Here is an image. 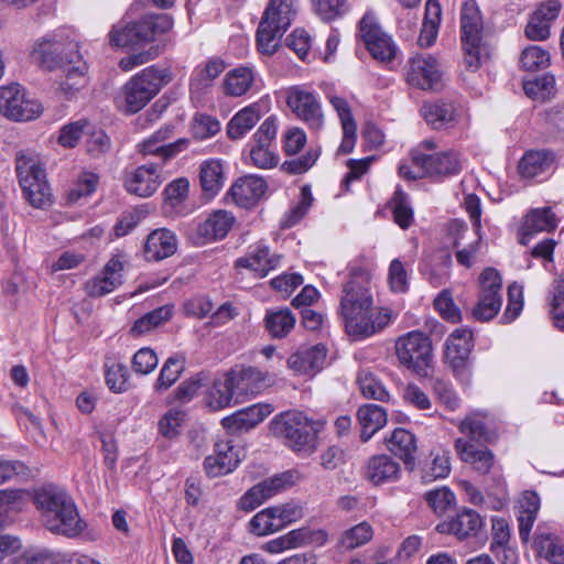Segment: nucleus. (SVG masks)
<instances>
[{
  "instance_id": "423d86ee",
  "label": "nucleus",
  "mask_w": 564,
  "mask_h": 564,
  "mask_svg": "<svg viewBox=\"0 0 564 564\" xmlns=\"http://www.w3.org/2000/svg\"><path fill=\"white\" fill-rule=\"evenodd\" d=\"M274 434L285 438L295 452H312L319 422L313 421L303 412L289 411L276 415L270 423Z\"/></svg>"
},
{
  "instance_id": "864d4df0",
  "label": "nucleus",
  "mask_w": 564,
  "mask_h": 564,
  "mask_svg": "<svg viewBox=\"0 0 564 564\" xmlns=\"http://www.w3.org/2000/svg\"><path fill=\"white\" fill-rule=\"evenodd\" d=\"M185 417L186 413L183 410L170 409L158 422L159 433L169 440L177 437Z\"/></svg>"
},
{
  "instance_id": "338daca9",
  "label": "nucleus",
  "mask_w": 564,
  "mask_h": 564,
  "mask_svg": "<svg viewBox=\"0 0 564 564\" xmlns=\"http://www.w3.org/2000/svg\"><path fill=\"white\" fill-rule=\"evenodd\" d=\"M159 359L154 350L140 348L132 358V369L140 375H149L158 366Z\"/></svg>"
},
{
  "instance_id": "a18cd8bd",
  "label": "nucleus",
  "mask_w": 564,
  "mask_h": 564,
  "mask_svg": "<svg viewBox=\"0 0 564 564\" xmlns=\"http://www.w3.org/2000/svg\"><path fill=\"white\" fill-rule=\"evenodd\" d=\"M280 263V257L271 253L268 247L258 246L249 256V270L254 276L263 278Z\"/></svg>"
},
{
  "instance_id": "13d9d810",
  "label": "nucleus",
  "mask_w": 564,
  "mask_h": 564,
  "mask_svg": "<svg viewBox=\"0 0 564 564\" xmlns=\"http://www.w3.org/2000/svg\"><path fill=\"white\" fill-rule=\"evenodd\" d=\"M313 11L323 21H333L344 15L348 8L346 0H310Z\"/></svg>"
},
{
  "instance_id": "bf43d9fd",
  "label": "nucleus",
  "mask_w": 564,
  "mask_h": 564,
  "mask_svg": "<svg viewBox=\"0 0 564 564\" xmlns=\"http://www.w3.org/2000/svg\"><path fill=\"white\" fill-rule=\"evenodd\" d=\"M61 554L45 549L31 547L12 558L11 564H58Z\"/></svg>"
},
{
  "instance_id": "680f3d73",
  "label": "nucleus",
  "mask_w": 564,
  "mask_h": 564,
  "mask_svg": "<svg viewBox=\"0 0 564 564\" xmlns=\"http://www.w3.org/2000/svg\"><path fill=\"white\" fill-rule=\"evenodd\" d=\"M286 46L292 50L301 61H310L308 57L311 54L312 37L305 30L295 29L286 37Z\"/></svg>"
},
{
  "instance_id": "0eeeda50",
  "label": "nucleus",
  "mask_w": 564,
  "mask_h": 564,
  "mask_svg": "<svg viewBox=\"0 0 564 564\" xmlns=\"http://www.w3.org/2000/svg\"><path fill=\"white\" fill-rule=\"evenodd\" d=\"M436 143L433 140H424L413 150V163L415 167L422 170L429 177L443 181L445 178L458 175L465 164V160L459 152L453 149L436 151Z\"/></svg>"
},
{
  "instance_id": "69168bd1",
  "label": "nucleus",
  "mask_w": 564,
  "mask_h": 564,
  "mask_svg": "<svg viewBox=\"0 0 564 564\" xmlns=\"http://www.w3.org/2000/svg\"><path fill=\"white\" fill-rule=\"evenodd\" d=\"M109 36L110 43L115 46H140L137 30L134 29V22L126 25L113 26Z\"/></svg>"
},
{
  "instance_id": "cd10ccee",
  "label": "nucleus",
  "mask_w": 564,
  "mask_h": 564,
  "mask_svg": "<svg viewBox=\"0 0 564 564\" xmlns=\"http://www.w3.org/2000/svg\"><path fill=\"white\" fill-rule=\"evenodd\" d=\"M177 250L175 234L166 228L151 231L144 242L143 253L148 261L158 262L173 256Z\"/></svg>"
},
{
  "instance_id": "473e14b6",
  "label": "nucleus",
  "mask_w": 564,
  "mask_h": 564,
  "mask_svg": "<svg viewBox=\"0 0 564 564\" xmlns=\"http://www.w3.org/2000/svg\"><path fill=\"white\" fill-rule=\"evenodd\" d=\"M299 9L297 0H269L262 21L286 31L292 24Z\"/></svg>"
},
{
  "instance_id": "de8ad7c7",
  "label": "nucleus",
  "mask_w": 564,
  "mask_h": 564,
  "mask_svg": "<svg viewBox=\"0 0 564 564\" xmlns=\"http://www.w3.org/2000/svg\"><path fill=\"white\" fill-rule=\"evenodd\" d=\"M284 32V30L274 28L269 23L265 24L264 21L261 20L256 36L258 51L264 55H272L276 51L280 39Z\"/></svg>"
},
{
  "instance_id": "6e6552de",
  "label": "nucleus",
  "mask_w": 564,
  "mask_h": 564,
  "mask_svg": "<svg viewBox=\"0 0 564 564\" xmlns=\"http://www.w3.org/2000/svg\"><path fill=\"white\" fill-rule=\"evenodd\" d=\"M285 102L295 117L313 132L325 127V113L318 94L306 85H293L285 89Z\"/></svg>"
},
{
  "instance_id": "6e6d98bb",
  "label": "nucleus",
  "mask_w": 564,
  "mask_h": 564,
  "mask_svg": "<svg viewBox=\"0 0 564 564\" xmlns=\"http://www.w3.org/2000/svg\"><path fill=\"white\" fill-rule=\"evenodd\" d=\"M550 53L539 45H530L525 47L521 54V66L530 72L547 67L550 65Z\"/></svg>"
},
{
  "instance_id": "bb28decb",
  "label": "nucleus",
  "mask_w": 564,
  "mask_h": 564,
  "mask_svg": "<svg viewBox=\"0 0 564 564\" xmlns=\"http://www.w3.org/2000/svg\"><path fill=\"white\" fill-rule=\"evenodd\" d=\"M241 457L238 449L231 442H221L216 444L215 453L204 460V469L209 477H219L231 473Z\"/></svg>"
},
{
  "instance_id": "c85d7f7f",
  "label": "nucleus",
  "mask_w": 564,
  "mask_h": 564,
  "mask_svg": "<svg viewBox=\"0 0 564 564\" xmlns=\"http://www.w3.org/2000/svg\"><path fill=\"white\" fill-rule=\"evenodd\" d=\"M473 333L466 327L455 329L445 341V360L453 369L462 368L473 349Z\"/></svg>"
},
{
  "instance_id": "0e129e2a",
  "label": "nucleus",
  "mask_w": 564,
  "mask_h": 564,
  "mask_svg": "<svg viewBox=\"0 0 564 564\" xmlns=\"http://www.w3.org/2000/svg\"><path fill=\"white\" fill-rule=\"evenodd\" d=\"M523 308V288L518 283H512L508 288V304L502 316L503 323L513 322Z\"/></svg>"
},
{
  "instance_id": "e433bc0d",
  "label": "nucleus",
  "mask_w": 564,
  "mask_h": 564,
  "mask_svg": "<svg viewBox=\"0 0 564 564\" xmlns=\"http://www.w3.org/2000/svg\"><path fill=\"white\" fill-rule=\"evenodd\" d=\"M386 445L389 452L403 460L405 465H413L417 451L416 438L413 433L405 429H395L389 437L386 438Z\"/></svg>"
},
{
  "instance_id": "58836bf2",
  "label": "nucleus",
  "mask_w": 564,
  "mask_h": 564,
  "mask_svg": "<svg viewBox=\"0 0 564 564\" xmlns=\"http://www.w3.org/2000/svg\"><path fill=\"white\" fill-rule=\"evenodd\" d=\"M421 113L425 121L434 129L447 128L456 121L453 105L446 102L424 104Z\"/></svg>"
},
{
  "instance_id": "2eb2a0df",
  "label": "nucleus",
  "mask_w": 564,
  "mask_h": 564,
  "mask_svg": "<svg viewBox=\"0 0 564 564\" xmlns=\"http://www.w3.org/2000/svg\"><path fill=\"white\" fill-rule=\"evenodd\" d=\"M247 378V368L236 366L228 372L216 378L206 395V403L209 409L218 411L238 402L240 386Z\"/></svg>"
},
{
  "instance_id": "e2e57ef3",
  "label": "nucleus",
  "mask_w": 564,
  "mask_h": 564,
  "mask_svg": "<svg viewBox=\"0 0 564 564\" xmlns=\"http://www.w3.org/2000/svg\"><path fill=\"white\" fill-rule=\"evenodd\" d=\"M389 288L394 293H404L409 290V275L400 259H393L388 269Z\"/></svg>"
},
{
  "instance_id": "c03bdc74",
  "label": "nucleus",
  "mask_w": 564,
  "mask_h": 564,
  "mask_svg": "<svg viewBox=\"0 0 564 564\" xmlns=\"http://www.w3.org/2000/svg\"><path fill=\"white\" fill-rule=\"evenodd\" d=\"M541 501L536 492L527 490L518 501L519 529H531L540 510Z\"/></svg>"
},
{
  "instance_id": "a19ab883",
  "label": "nucleus",
  "mask_w": 564,
  "mask_h": 564,
  "mask_svg": "<svg viewBox=\"0 0 564 564\" xmlns=\"http://www.w3.org/2000/svg\"><path fill=\"white\" fill-rule=\"evenodd\" d=\"M295 316L289 308L270 310L265 315V327L275 338L285 337L294 327Z\"/></svg>"
},
{
  "instance_id": "79ce46f5",
  "label": "nucleus",
  "mask_w": 564,
  "mask_h": 564,
  "mask_svg": "<svg viewBox=\"0 0 564 564\" xmlns=\"http://www.w3.org/2000/svg\"><path fill=\"white\" fill-rule=\"evenodd\" d=\"M539 556L546 558L553 564H564V543L558 541L552 533H541L533 542Z\"/></svg>"
},
{
  "instance_id": "f704fd0d",
  "label": "nucleus",
  "mask_w": 564,
  "mask_h": 564,
  "mask_svg": "<svg viewBox=\"0 0 564 564\" xmlns=\"http://www.w3.org/2000/svg\"><path fill=\"white\" fill-rule=\"evenodd\" d=\"M400 473V465L384 454L372 456L366 466V477L375 485L395 481Z\"/></svg>"
},
{
  "instance_id": "412c9836",
  "label": "nucleus",
  "mask_w": 564,
  "mask_h": 564,
  "mask_svg": "<svg viewBox=\"0 0 564 564\" xmlns=\"http://www.w3.org/2000/svg\"><path fill=\"white\" fill-rule=\"evenodd\" d=\"M459 431L470 437L471 441L491 444L498 438L496 417L485 411L470 412L460 421Z\"/></svg>"
},
{
  "instance_id": "a878e982",
  "label": "nucleus",
  "mask_w": 564,
  "mask_h": 564,
  "mask_svg": "<svg viewBox=\"0 0 564 564\" xmlns=\"http://www.w3.org/2000/svg\"><path fill=\"white\" fill-rule=\"evenodd\" d=\"M558 218L551 207H538L530 209L520 227L519 241L528 245L535 234L551 232L556 229Z\"/></svg>"
},
{
  "instance_id": "2f4dec72",
  "label": "nucleus",
  "mask_w": 564,
  "mask_h": 564,
  "mask_svg": "<svg viewBox=\"0 0 564 564\" xmlns=\"http://www.w3.org/2000/svg\"><path fill=\"white\" fill-rule=\"evenodd\" d=\"M234 224L235 217L231 213L221 209L215 210L198 225V238L202 239L203 243L223 239Z\"/></svg>"
},
{
  "instance_id": "5fc2aeb1",
  "label": "nucleus",
  "mask_w": 564,
  "mask_h": 564,
  "mask_svg": "<svg viewBox=\"0 0 564 564\" xmlns=\"http://www.w3.org/2000/svg\"><path fill=\"white\" fill-rule=\"evenodd\" d=\"M555 87V78L551 74L541 75L532 80H527L523 84L524 93L528 97L538 100H545L549 98Z\"/></svg>"
},
{
  "instance_id": "c9c22d12",
  "label": "nucleus",
  "mask_w": 564,
  "mask_h": 564,
  "mask_svg": "<svg viewBox=\"0 0 564 564\" xmlns=\"http://www.w3.org/2000/svg\"><path fill=\"white\" fill-rule=\"evenodd\" d=\"M172 28V18L164 13L148 14L134 22L140 45L153 42L159 35L167 33Z\"/></svg>"
},
{
  "instance_id": "3c124183",
  "label": "nucleus",
  "mask_w": 564,
  "mask_h": 564,
  "mask_svg": "<svg viewBox=\"0 0 564 564\" xmlns=\"http://www.w3.org/2000/svg\"><path fill=\"white\" fill-rule=\"evenodd\" d=\"M189 192V182L186 177H178L169 183L164 191V206L176 210L187 199Z\"/></svg>"
},
{
  "instance_id": "774afa93",
  "label": "nucleus",
  "mask_w": 564,
  "mask_h": 564,
  "mask_svg": "<svg viewBox=\"0 0 564 564\" xmlns=\"http://www.w3.org/2000/svg\"><path fill=\"white\" fill-rule=\"evenodd\" d=\"M224 89L227 95L241 96L247 91V67H239L226 75Z\"/></svg>"
},
{
  "instance_id": "7ed1b4c3",
  "label": "nucleus",
  "mask_w": 564,
  "mask_h": 564,
  "mask_svg": "<svg viewBox=\"0 0 564 564\" xmlns=\"http://www.w3.org/2000/svg\"><path fill=\"white\" fill-rule=\"evenodd\" d=\"M460 44L463 64L466 69L476 72L491 53L487 40L481 12L475 1H466L460 11Z\"/></svg>"
},
{
  "instance_id": "9b49d317",
  "label": "nucleus",
  "mask_w": 564,
  "mask_h": 564,
  "mask_svg": "<svg viewBox=\"0 0 564 564\" xmlns=\"http://www.w3.org/2000/svg\"><path fill=\"white\" fill-rule=\"evenodd\" d=\"M43 112L42 105L18 83L0 87V113L12 121H30Z\"/></svg>"
},
{
  "instance_id": "ddd939ff",
  "label": "nucleus",
  "mask_w": 564,
  "mask_h": 564,
  "mask_svg": "<svg viewBox=\"0 0 564 564\" xmlns=\"http://www.w3.org/2000/svg\"><path fill=\"white\" fill-rule=\"evenodd\" d=\"M360 36L373 58L389 63L398 54V46L392 37L386 33L372 12H367L359 24Z\"/></svg>"
},
{
  "instance_id": "393cba45",
  "label": "nucleus",
  "mask_w": 564,
  "mask_h": 564,
  "mask_svg": "<svg viewBox=\"0 0 564 564\" xmlns=\"http://www.w3.org/2000/svg\"><path fill=\"white\" fill-rule=\"evenodd\" d=\"M562 4L557 0L541 2L525 26V35L533 41H544L550 36V28L560 14Z\"/></svg>"
},
{
  "instance_id": "9d476101",
  "label": "nucleus",
  "mask_w": 564,
  "mask_h": 564,
  "mask_svg": "<svg viewBox=\"0 0 564 564\" xmlns=\"http://www.w3.org/2000/svg\"><path fill=\"white\" fill-rule=\"evenodd\" d=\"M395 354L400 364L421 376H426L433 361L431 339L420 330L400 336L395 341Z\"/></svg>"
},
{
  "instance_id": "dca6fc26",
  "label": "nucleus",
  "mask_w": 564,
  "mask_h": 564,
  "mask_svg": "<svg viewBox=\"0 0 564 564\" xmlns=\"http://www.w3.org/2000/svg\"><path fill=\"white\" fill-rule=\"evenodd\" d=\"M278 128V117L269 116L253 134V144L249 150V156L260 169L274 167L279 162L275 143Z\"/></svg>"
},
{
  "instance_id": "49530a36",
  "label": "nucleus",
  "mask_w": 564,
  "mask_h": 564,
  "mask_svg": "<svg viewBox=\"0 0 564 564\" xmlns=\"http://www.w3.org/2000/svg\"><path fill=\"white\" fill-rule=\"evenodd\" d=\"M311 185H304L301 188L300 199L283 216L281 224L284 228L295 226L307 214L313 204Z\"/></svg>"
},
{
  "instance_id": "aec40b11",
  "label": "nucleus",
  "mask_w": 564,
  "mask_h": 564,
  "mask_svg": "<svg viewBox=\"0 0 564 564\" xmlns=\"http://www.w3.org/2000/svg\"><path fill=\"white\" fill-rule=\"evenodd\" d=\"M124 270V261L122 256L115 254L104 267L101 273L88 280L85 284V291L89 296H104L115 291L122 284V272Z\"/></svg>"
},
{
  "instance_id": "20e7f679",
  "label": "nucleus",
  "mask_w": 564,
  "mask_h": 564,
  "mask_svg": "<svg viewBox=\"0 0 564 564\" xmlns=\"http://www.w3.org/2000/svg\"><path fill=\"white\" fill-rule=\"evenodd\" d=\"M34 502L47 529H84L86 523L79 516L74 499L61 487L48 485L34 492Z\"/></svg>"
},
{
  "instance_id": "09e8293b",
  "label": "nucleus",
  "mask_w": 564,
  "mask_h": 564,
  "mask_svg": "<svg viewBox=\"0 0 564 564\" xmlns=\"http://www.w3.org/2000/svg\"><path fill=\"white\" fill-rule=\"evenodd\" d=\"M226 64L218 57L210 58L204 68L195 72L194 77L191 79V91H199L210 85V83L225 70Z\"/></svg>"
},
{
  "instance_id": "6ab92c4d",
  "label": "nucleus",
  "mask_w": 564,
  "mask_h": 564,
  "mask_svg": "<svg viewBox=\"0 0 564 564\" xmlns=\"http://www.w3.org/2000/svg\"><path fill=\"white\" fill-rule=\"evenodd\" d=\"M303 479L297 469H289L267 478L249 489V508L263 503L267 499L284 491Z\"/></svg>"
},
{
  "instance_id": "1a4fd4ad",
  "label": "nucleus",
  "mask_w": 564,
  "mask_h": 564,
  "mask_svg": "<svg viewBox=\"0 0 564 564\" xmlns=\"http://www.w3.org/2000/svg\"><path fill=\"white\" fill-rule=\"evenodd\" d=\"M167 73L150 66L134 75L124 86L126 110L135 113L155 97L166 83Z\"/></svg>"
},
{
  "instance_id": "052dcab7",
  "label": "nucleus",
  "mask_w": 564,
  "mask_h": 564,
  "mask_svg": "<svg viewBox=\"0 0 564 564\" xmlns=\"http://www.w3.org/2000/svg\"><path fill=\"white\" fill-rule=\"evenodd\" d=\"M425 500L437 514H444L455 505V495L447 487L430 490L425 494Z\"/></svg>"
},
{
  "instance_id": "39448f33",
  "label": "nucleus",
  "mask_w": 564,
  "mask_h": 564,
  "mask_svg": "<svg viewBox=\"0 0 564 564\" xmlns=\"http://www.w3.org/2000/svg\"><path fill=\"white\" fill-rule=\"evenodd\" d=\"M15 161L19 184L25 199L35 208L51 205V189L37 155L21 151Z\"/></svg>"
},
{
  "instance_id": "4c0bfd02",
  "label": "nucleus",
  "mask_w": 564,
  "mask_h": 564,
  "mask_svg": "<svg viewBox=\"0 0 564 564\" xmlns=\"http://www.w3.org/2000/svg\"><path fill=\"white\" fill-rule=\"evenodd\" d=\"M357 419L361 427V440L369 441L387 424V412L377 404H365L357 411Z\"/></svg>"
},
{
  "instance_id": "5701e85b",
  "label": "nucleus",
  "mask_w": 564,
  "mask_h": 564,
  "mask_svg": "<svg viewBox=\"0 0 564 564\" xmlns=\"http://www.w3.org/2000/svg\"><path fill=\"white\" fill-rule=\"evenodd\" d=\"M327 350L322 344L292 354L288 367L296 376L315 377L326 365Z\"/></svg>"
},
{
  "instance_id": "72a5a7b5",
  "label": "nucleus",
  "mask_w": 564,
  "mask_h": 564,
  "mask_svg": "<svg viewBox=\"0 0 564 564\" xmlns=\"http://www.w3.org/2000/svg\"><path fill=\"white\" fill-rule=\"evenodd\" d=\"M225 172L220 160L209 159L202 162L199 183L204 197L212 199L218 195L225 184Z\"/></svg>"
},
{
  "instance_id": "37998d69",
  "label": "nucleus",
  "mask_w": 564,
  "mask_h": 564,
  "mask_svg": "<svg viewBox=\"0 0 564 564\" xmlns=\"http://www.w3.org/2000/svg\"><path fill=\"white\" fill-rule=\"evenodd\" d=\"M184 370V358L180 356L169 357L160 370L159 377L153 386L154 390L156 392L169 390L180 379Z\"/></svg>"
},
{
  "instance_id": "f03ea898",
  "label": "nucleus",
  "mask_w": 564,
  "mask_h": 564,
  "mask_svg": "<svg viewBox=\"0 0 564 564\" xmlns=\"http://www.w3.org/2000/svg\"><path fill=\"white\" fill-rule=\"evenodd\" d=\"M30 57L40 67L61 69L64 78L58 89L70 98L87 83L88 65L78 51V43L67 29H58L36 39L31 47Z\"/></svg>"
},
{
  "instance_id": "8fccbe9b",
  "label": "nucleus",
  "mask_w": 564,
  "mask_h": 564,
  "mask_svg": "<svg viewBox=\"0 0 564 564\" xmlns=\"http://www.w3.org/2000/svg\"><path fill=\"white\" fill-rule=\"evenodd\" d=\"M390 208L395 224L402 229H406L413 221V209L409 203V198L404 192L397 188L390 200Z\"/></svg>"
},
{
  "instance_id": "b1692460",
  "label": "nucleus",
  "mask_w": 564,
  "mask_h": 564,
  "mask_svg": "<svg viewBox=\"0 0 564 564\" xmlns=\"http://www.w3.org/2000/svg\"><path fill=\"white\" fill-rule=\"evenodd\" d=\"M469 234L467 226L463 221L453 220L448 225V235L453 240L454 247L457 248L456 260L460 265L466 268H470L476 262L482 240L481 231H474V239L460 248L463 241Z\"/></svg>"
},
{
  "instance_id": "a211bd4d",
  "label": "nucleus",
  "mask_w": 564,
  "mask_h": 564,
  "mask_svg": "<svg viewBox=\"0 0 564 564\" xmlns=\"http://www.w3.org/2000/svg\"><path fill=\"white\" fill-rule=\"evenodd\" d=\"M443 70L438 59L431 55H417L410 59L406 79L421 89H436Z\"/></svg>"
},
{
  "instance_id": "4468645a",
  "label": "nucleus",
  "mask_w": 564,
  "mask_h": 564,
  "mask_svg": "<svg viewBox=\"0 0 564 564\" xmlns=\"http://www.w3.org/2000/svg\"><path fill=\"white\" fill-rule=\"evenodd\" d=\"M175 133L174 124H165L150 137L142 140L137 145V150L143 156L152 155L165 165L170 160L175 158L178 153L183 152L188 147V139L180 138L173 142H169Z\"/></svg>"
},
{
  "instance_id": "4be33fe9",
  "label": "nucleus",
  "mask_w": 564,
  "mask_h": 564,
  "mask_svg": "<svg viewBox=\"0 0 564 564\" xmlns=\"http://www.w3.org/2000/svg\"><path fill=\"white\" fill-rule=\"evenodd\" d=\"M326 98L336 111L343 130V138L337 154H348L352 152L357 141V124L352 117L350 105L345 97L335 93L327 94Z\"/></svg>"
},
{
  "instance_id": "ea45409f",
  "label": "nucleus",
  "mask_w": 564,
  "mask_h": 564,
  "mask_svg": "<svg viewBox=\"0 0 564 564\" xmlns=\"http://www.w3.org/2000/svg\"><path fill=\"white\" fill-rule=\"evenodd\" d=\"M553 163V155L547 151H529L519 163V172L525 178L544 174Z\"/></svg>"
},
{
  "instance_id": "f8f14e48",
  "label": "nucleus",
  "mask_w": 564,
  "mask_h": 564,
  "mask_svg": "<svg viewBox=\"0 0 564 564\" xmlns=\"http://www.w3.org/2000/svg\"><path fill=\"white\" fill-rule=\"evenodd\" d=\"M502 279L492 268L485 269L479 276L478 301L471 316L479 322H488L499 313L502 305Z\"/></svg>"
},
{
  "instance_id": "4d7b16f0",
  "label": "nucleus",
  "mask_w": 564,
  "mask_h": 564,
  "mask_svg": "<svg viewBox=\"0 0 564 564\" xmlns=\"http://www.w3.org/2000/svg\"><path fill=\"white\" fill-rule=\"evenodd\" d=\"M357 382L365 398L384 401L389 395L383 384L369 371H360Z\"/></svg>"
},
{
  "instance_id": "f3484780",
  "label": "nucleus",
  "mask_w": 564,
  "mask_h": 564,
  "mask_svg": "<svg viewBox=\"0 0 564 564\" xmlns=\"http://www.w3.org/2000/svg\"><path fill=\"white\" fill-rule=\"evenodd\" d=\"M162 162H152L138 166L127 174L124 187L139 197L152 196L164 181Z\"/></svg>"
},
{
  "instance_id": "603ef678",
  "label": "nucleus",
  "mask_w": 564,
  "mask_h": 564,
  "mask_svg": "<svg viewBox=\"0 0 564 564\" xmlns=\"http://www.w3.org/2000/svg\"><path fill=\"white\" fill-rule=\"evenodd\" d=\"M432 463L424 469L423 479L426 482L445 478L449 475V453L445 449L432 452Z\"/></svg>"
},
{
  "instance_id": "7c9ffc66",
  "label": "nucleus",
  "mask_w": 564,
  "mask_h": 564,
  "mask_svg": "<svg viewBox=\"0 0 564 564\" xmlns=\"http://www.w3.org/2000/svg\"><path fill=\"white\" fill-rule=\"evenodd\" d=\"M455 447L459 458L481 474H488L495 464V455L487 447H479L465 438H457Z\"/></svg>"
},
{
  "instance_id": "c756f323",
  "label": "nucleus",
  "mask_w": 564,
  "mask_h": 564,
  "mask_svg": "<svg viewBox=\"0 0 564 564\" xmlns=\"http://www.w3.org/2000/svg\"><path fill=\"white\" fill-rule=\"evenodd\" d=\"M326 541V531H289L286 534L268 542L265 549L271 553H279L308 544L323 545Z\"/></svg>"
},
{
  "instance_id": "f257e3e1",
  "label": "nucleus",
  "mask_w": 564,
  "mask_h": 564,
  "mask_svg": "<svg viewBox=\"0 0 564 564\" xmlns=\"http://www.w3.org/2000/svg\"><path fill=\"white\" fill-rule=\"evenodd\" d=\"M347 270V281L339 301L346 332L352 337L371 336L391 322L392 312L386 307H373L371 273L368 269L354 264Z\"/></svg>"
}]
</instances>
